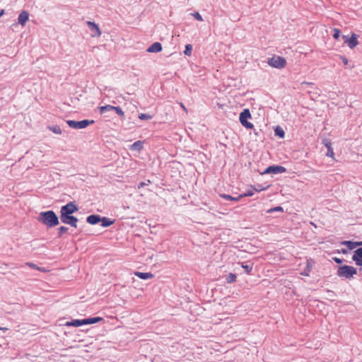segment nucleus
Here are the masks:
<instances>
[{
	"label": "nucleus",
	"mask_w": 362,
	"mask_h": 362,
	"mask_svg": "<svg viewBox=\"0 0 362 362\" xmlns=\"http://www.w3.org/2000/svg\"><path fill=\"white\" fill-rule=\"evenodd\" d=\"M113 109H114V106H112L110 105H107L101 106L99 107V110L101 114L104 113L106 111L113 110Z\"/></svg>",
	"instance_id": "5701e85b"
},
{
	"label": "nucleus",
	"mask_w": 362,
	"mask_h": 362,
	"mask_svg": "<svg viewBox=\"0 0 362 362\" xmlns=\"http://www.w3.org/2000/svg\"><path fill=\"white\" fill-rule=\"evenodd\" d=\"M341 60L343 62V63L345 64V65H347L348 64V59L345 57H341Z\"/></svg>",
	"instance_id": "ea45409f"
},
{
	"label": "nucleus",
	"mask_w": 362,
	"mask_h": 362,
	"mask_svg": "<svg viewBox=\"0 0 362 362\" xmlns=\"http://www.w3.org/2000/svg\"><path fill=\"white\" fill-rule=\"evenodd\" d=\"M86 221L88 223L94 225L100 221V217L99 215H90L87 217Z\"/></svg>",
	"instance_id": "a211bd4d"
},
{
	"label": "nucleus",
	"mask_w": 362,
	"mask_h": 362,
	"mask_svg": "<svg viewBox=\"0 0 362 362\" xmlns=\"http://www.w3.org/2000/svg\"><path fill=\"white\" fill-rule=\"evenodd\" d=\"M61 220L64 223L69 224L74 228L77 227L78 219L71 215L61 216Z\"/></svg>",
	"instance_id": "0eeeda50"
},
{
	"label": "nucleus",
	"mask_w": 362,
	"mask_h": 362,
	"mask_svg": "<svg viewBox=\"0 0 362 362\" xmlns=\"http://www.w3.org/2000/svg\"><path fill=\"white\" fill-rule=\"evenodd\" d=\"M268 187L269 186H267V187H262L261 185H258L257 186L252 187V188L256 192H261V191L267 189L268 188Z\"/></svg>",
	"instance_id": "7c9ffc66"
},
{
	"label": "nucleus",
	"mask_w": 362,
	"mask_h": 362,
	"mask_svg": "<svg viewBox=\"0 0 362 362\" xmlns=\"http://www.w3.org/2000/svg\"><path fill=\"white\" fill-rule=\"evenodd\" d=\"M101 226L103 227H107L114 223V221H111L109 218L106 217L100 218Z\"/></svg>",
	"instance_id": "aec40b11"
},
{
	"label": "nucleus",
	"mask_w": 362,
	"mask_h": 362,
	"mask_svg": "<svg viewBox=\"0 0 362 362\" xmlns=\"http://www.w3.org/2000/svg\"><path fill=\"white\" fill-rule=\"evenodd\" d=\"M334 33L333 35V37L336 40H338L340 35V30L338 28H334Z\"/></svg>",
	"instance_id": "c9c22d12"
},
{
	"label": "nucleus",
	"mask_w": 362,
	"mask_h": 362,
	"mask_svg": "<svg viewBox=\"0 0 362 362\" xmlns=\"http://www.w3.org/2000/svg\"><path fill=\"white\" fill-rule=\"evenodd\" d=\"M59 230L60 235H62V233L67 232L68 228L66 227H64V226H61L59 228Z\"/></svg>",
	"instance_id": "58836bf2"
},
{
	"label": "nucleus",
	"mask_w": 362,
	"mask_h": 362,
	"mask_svg": "<svg viewBox=\"0 0 362 362\" xmlns=\"http://www.w3.org/2000/svg\"><path fill=\"white\" fill-rule=\"evenodd\" d=\"M268 64L274 68L283 69L286 65V60L282 57L274 56L268 59Z\"/></svg>",
	"instance_id": "7ed1b4c3"
},
{
	"label": "nucleus",
	"mask_w": 362,
	"mask_h": 362,
	"mask_svg": "<svg viewBox=\"0 0 362 362\" xmlns=\"http://www.w3.org/2000/svg\"><path fill=\"white\" fill-rule=\"evenodd\" d=\"M221 197H223L225 199L232 200V201H235V202H238V201H239L241 199L240 195H239L237 197H233L230 195L223 194H221Z\"/></svg>",
	"instance_id": "b1692460"
},
{
	"label": "nucleus",
	"mask_w": 362,
	"mask_h": 362,
	"mask_svg": "<svg viewBox=\"0 0 362 362\" xmlns=\"http://www.w3.org/2000/svg\"><path fill=\"white\" fill-rule=\"evenodd\" d=\"M151 183L150 180H147L146 182H142L138 185V189H141V187L148 185Z\"/></svg>",
	"instance_id": "e433bc0d"
},
{
	"label": "nucleus",
	"mask_w": 362,
	"mask_h": 362,
	"mask_svg": "<svg viewBox=\"0 0 362 362\" xmlns=\"http://www.w3.org/2000/svg\"><path fill=\"white\" fill-rule=\"evenodd\" d=\"M143 148V142L141 141H137L134 142L130 147L132 150H137L141 151Z\"/></svg>",
	"instance_id": "4be33fe9"
},
{
	"label": "nucleus",
	"mask_w": 362,
	"mask_h": 362,
	"mask_svg": "<svg viewBox=\"0 0 362 362\" xmlns=\"http://www.w3.org/2000/svg\"><path fill=\"white\" fill-rule=\"evenodd\" d=\"M26 265H28V267H30L31 268H33L35 269H37V270H39V271H41V272H46L45 268L39 267L36 264H35L33 263H31V262H27Z\"/></svg>",
	"instance_id": "a878e982"
},
{
	"label": "nucleus",
	"mask_w": 362,
	"mask_h": 362,
	"mask_svg": "<svg viewBox=\"0 0 362 362\" xmlns=\"http://www.w3.org/2000/svg\"><path fill=\"white\" fill-rule=\"evenodd\" d=\"M236 275L233 273H230L228 276L226 277V281L228 284L234 283L236 281Z\"/></svg>",
	"instance_id": "393cba45"
},
{
	"label": "nucleus",
	"mask_w": 362,
	"mask_h": 362,
	"mask_svg": "<svg viewBox=\"0 0 362 362\" xmlns=\"http://www.w3.org/2000/svg\"><path fill=\"white\" fill-rule=\"evenodd\" d=\"M356 274V269L351 266L344 265L339 267L337 270V275L340 277L350 279Z\"/></svg>",
	"instance_id": "f03ea898"
},
{
	"label": "nucleus",
	"mask_w": 362,
	"mask_h": 362,
	"mask_svg": "<svg viewBox=\"0 0 362 362\" xmlns=\"http://www.w3.org/2000/svg\"><path fill=\"white\" fill-rule=\"evenodd\" d=\"M342 245L347 246V247L351 250L356 248L358 246L362 245V242H352L346 240L342 243Z\"/></svg>",
	"instance_id": "f3484780"
},
{
	"label": "nucleus",
	"mask_w": 362,
	"mask_h": 362,
	"mask_svg": "<svg viewBox=\"0 0 362 362\" xmlns=\"http://www.w3.org/2000/svg\"><path fill=\"white\" fill-rule=\"evenodd\" d=\"M37 221L48 227H54L59 224L58 217L53 211L41 212Z\"/></svg>",
	"instance_id": "f257e3e1"
},
{
	"label": "nucleus",
	"mask_w": 362,
	"mask_h": 362,
	"mask_svg": "<svg viewBox=\"0 0 362 362\" xmlns=\"http://www.w3.org/2000/svg\"><path fill=\"white\" fill-rule=\"evenodd\" d=\"M323 144L327 147V152L326 153V156L328 157H331L332 158H334V153L333 151V148L332 147V142L328 139H325L323 141Z\"/></svg>",
	"instance_id": "9b49d317"
},
{
	"label": "nucleus",
	"mask_w": 362,
	"mask_h": 362,
	"mask_svg": "<svg viewBox=\"0 0 362 362\" xmlns=\"http://www.w3.org/2000/svg\"><path fill=\"white\" fill-rule=\"evenodd\" d=\"M139 118L141 120H148L151 119L152 117L150 115L141 113L139 115Z\"/></svg>",
	"instance_id": "c85d7f7f"
},
{
	"label": "nucleus",
	"mask_w": 362,
	"mask_h": 362,
	"mask_svg": "<svg viewBox=\"0 0 362 362\" xmlns=\"http://www.w3.org/2000/svg\"><path fill=\"white\" fill-rule=\"evenodd\" d=\"M274 211H283V208L281 206H276L274 208L267 210V213H272Z\"/></svg>",
	"instance_id": "473e14b6"
},
{
	"label": "nucleus",
	"mask_w": 362,
	"mask_h": 362,
	"mask_svg": "<svg viewBox=\"0 0 362 362\" xmlns=\"http://www.w3.org/2000/svg\"><path fill=\"white\" fill-rule=\"evenodd\" d=\"M192 46L189 44L185 46V49L184 51V53L187 56H190L192 54Z\"/></svg>",
	"instance_id": "cd10ccee"
},
{
	"label": "nucleus",
	"mask_w": 362,
	"mask_h": 362,
	"mask_svg": "<svg viewBox=\"0 0 362 362\" xmlns=\"http://www.w3.org/2000/svg\"><path fill=\"white\" fill-rule=\"evenodd\" d=\"M66 123L70 127L73 129H83L88 127L89 124L94 123V121L88 119L78 122L74 120H68Z\"/></svg>",
	"instance_id": "39448f33"
},
{
	"label": "nucleus",
	"mask_w": 362,
	"mask_h": 362,
	"mask_svg": "<svg viewBox=\"0 0 362 362\" xmlns=\"http://www.w3.org/2000/svg\"><path fill=\"white\" fill-rule=\"evenodd\" d=\"M341 251H342V252H343V253H346V250H344V249H342V250H341Z\"/></svg>",
	"instance_id": "a18cd8bd"
},
{
	"label": "nucleus",
	"mask_w": 362,
	"mask_h": 362,
	"mask_svg": "<svg viewBox=\"0 0 362 362\" xmlns=\"http://www.w3.org/2000/svg\"><path fill=\"white\" fill-rule=\"evenodd\" d=\"M352 259L358 266H362V247H360L354 251L352 256Z\"/></svg>",
	"instance_id": "6e6552de"
},
{
	"label": "nucleus",
	"mask_w": 362,
	"mask_h": 362,
	"mask_svg": "<svg viewBox=\"0 0 362 362\" xmlns=\"http://www.w3.org/2000/svg\"><path fill=\"white\" fill-rule=\"evenodd\" d=\"M4 14V10L1 9L0 10V18Z\"/></svg>",
	"instance_id": "37998d69"
},
{
	"label": "nucleus",
	"mask_w": 362,
	"mask_h": 362,
	"mask_svg": "<svg viewBox=\"0 0 362 362\" xmlns=\"http://www.w3.org/2000/svg\"><path fill=\"white\" fill-rule=\"evenodd\" d=\"M192 16H194V18L199 21H203V18L202 17V16L198 13V12H195L194 13H192Z\"/></svg>",
	"instance_id": "f704fd0d"
},
{
	"label": "nucleus",
	"mask_w": 362,
	"mask_h": 362,
	"mask_svg": "<svg viewBox=\"0 0 362 362\" xmlns=\"http://www.w3.org/2000/svg\"><path fill=\"white\" fill-rule=\"evenodd\" d=\"M66 325L72 327H80L83 325V320H73L71 322H67Z\"/></svg>",
	"instance_id": "412c9836"
},
{
	"label": "nucleus",
	"mask_w": 362,
	"mask_h": 362,
	"mask_svg": "<svg viewBox=\"0 0 362 362\" xmlns=\"http://www.w3.org/2000/svg\"><path fill=\"white\" fill-rule=\"evenodd\" d=\"M113 110H115L116 112V113L117 115H119L120 117H124V112L122 111V110L119 107L114 106Z\"/></svg>",
	"instance_id": "c756f323"
},
{
	"label": "nucleus",
	"mask_w": 362,
	"mask_h": 362,
	"mask_svg": "<svg viewBox=\"0 0 362 362\" xmlns=\"http://www.w3.org/2000/svg\"><path fill=\"white\" fill-rule=\"evenodd\" d=\"M78 208L72 202H69L61 209V216L71 215L76 212Z\"/></svg>",
	"instance_id": "423d86ee"
},
{
	"label": "nucleus",
	"mask_w": 362,
	"mask_h": 362,
	"mask_svg": "<svg viewBox=\"0 0 362 362\" xmlns=\"http://www.w3.org/2000/svg\"><path fill=\"white\" fill-rule=\"evenodd\" d=\"M254 194L253 190H247L245 194H240V197H251Z\"/></svg>",
	"instance_id": "72a5a7b5"
},
{
	"label": "nucleus",
	"mask_w": 362,
	"mask_h": 362,
	"mask_svg": "<svg viewBox=\"0 0 362 362\" xmlns=\"http://www.w3.org/2000/svg\"><path fill=\"white\" fill-rule=\"evenodd\" d=\"M8 329L7 327H0V330H3V331H7Z\"/></svg>",
	"instance_id": "c03bdc74"
},
{
	"label": "nucleus",
	"mask_w": 362,
	"mask_h": 362,
	"mask_svg": "<svg viewBox=\"0 0 362 362\" xmlns=\"http://www.w3.org/2000/svg\"><path fill=\"white\" fill-rule=\"evenodd\" d=\"M180 107L182 108V110L186 112L187 113L188 111H187V109L186 108V107L184 105V104L182 103H180Z\"/></svg>",
	"instance_id": "a19ab883"
},
{
	"label": "nucleus",
	"mask_w": 362,
	"mask_h": 362,
	"mask_svg": "<svg viewBox=\"0 0 362 362\" xmlns=\"http://www.w3.org/2000/svg\"><path fill=\"white\" fill-rule=\"evenodd\" d=\"M348 46L351 48V49H353L355 47H356L358 44V41L357 40V35L356 34H352L351 37L349 38L348 40H346L345 42Z\"/></svg>",
	"instance_id": "f8f14e48"
},
{
	"label": "nucleus",
	"mask_w": 362,
	"mask_h": 362,
	"mask_svg": "<svg viewBox=\"0 0 362 362\" xmlns=\"http://www.w3.org/2000/svg\"><path fill=\"white\" fill-rule=\"evenodd\" d=\"M250 118H251V114L248 109H245L240 114L239 119H240V122L241 124L248 129H252L254 128V125L251 122H247V119H250Z\"/></svg>",
	"instance_id": "20e7f679"
},
{
	"label": "nucleus",
	"mask_w": 362,
	"mask_h": 362,
	"mask_svg": "<svg viewBox=\"0 0 362 362\" xmlns=\"http://www.w3.org/2000/svg\"><path fill=\"white\" fill-rule=\"evenodd\" d=\"M286 168L283 166L276 165V166H269L268 167L266 170L265 173H283L286 172Z\"/></svg>",
	"instance_id": "1a4fd4ad"
},
{
	"label": "nucleus",
	"mask_w": 362,
	"mask_h": 362,
	"mask_svg": "<svg viewBox=\"0 0 362 362\" xmlns=\"http://www.w3.org/2000/svg\"><path fill=\"white\" fill-rule=\"evenodd\" d=\"M28 12L26 11H23L18 16V23L21 24L22 26H24L25 25V23L28 21Z\"/></svg>",
	"instance_id": "ddd939ff"
},
{
	"label": "nucleus",
	"mask_w": 362,
	"mask_h": 362,
	"mask_svg": "<svg viewBox=\"0 0 362 362\" xmlns=\"http://www.w3.org/2000/svg\"><path fill=\"white\" fill-rule=\"evenodd\" d=\"M334 261L338 264H340L342 262V259L338 258V257H334L333 258Z\"/></svg>",
	"instance_id": "79ce46f5"
},
{
	"label": "nucleus",
	"mask_w": 362,
	"mask_h": 362,
	"mask_svg": "<svg viewBox=\"0 0 362 362\" xmlns=\"http://www.w3.org/2000/svg\"><path fill=\"white\" fill-rule=\"evenodd\" d=\"M275 134L280 136L281 138H284L285 134L284 130L280 128H276L275 129Z\"/></svg>",
	"instance_id": "2f4dec72"
},
{
	"label": "nucleus",
	"mask_w": 362,
	"mask_h": 362,
	"mask_svg": "<svg viewBox=\"0 0 362 362\" xmlns=\"http://www.w3.org/2000/svg\"><path fill=\"white\" fill-rule=\"evenodd\" d=\"M87 25L90 28V30L95 33L93 35H92L93 37H99L101 35L102 33L98 25L91 21H87Z\"/></svg>",
	"instance_id": "9d476101"
},
{
	"label": "nucleus",
	"mask_w": 362,
	"mask_h": 362,
	"mask_svg": "<svg viewBox=\"0 0 362 362\" xmlns=\"http://www.w3.org/2000/svg\"><path fill=\"white\" fill-rule=\"evenodd\" d=\"M162 50V45L160 42H154L147 49V52H159Z\"/></svg>",
	"instance_id": "4468645a"
},
{
	"label": "nucleus",
	"mask_w": 362,
	"mask_h": 362,
	"mask_svg": "<svg viewBox=\"0 0 362 362\" xmlns=\"http://www.w3.org/2000/svg\"><path fill=\"white\" fill-rule=\"evenodd\" d=\"M134 275L141 279H150L154 277V275L151 272H135Z\"/></svg>",
	"instance_id": "dca6fc26"
},
{
	"label": "nucleus",
	"mask_w": 362,
	"mask_h": 362,
	"mask_svg": "<svg viewBox=\"0 0 362 362\" xmlns=\"http://www.w3.org/2000/svg\"><path fill=\"white\" fill-rule=\"evenodd\" d=\"M103 320L100 317H90L87 319L83 320V323L84 325H90V324H94L100 322Z\"/></svg>",
	"instance_id": "6ab92c4d"
},
{
	"label": "nucleus",
	"mask_w": 362,
	"mask_h": 362,
	"mask_svg": "<svg viewBox=\"0 0 362 362\" xmlns=\"http://www.w3.org/2000/svg\"><path fill=\"white\" fill-rule=\"evenodd\" d=\"M313 261L311 259H308L307 263H306V268L301 273V275L305 276H309L311 272V270L313 269Z\"/></svg>",
	"instance_id": "2eb2a0df"
},
{
	"label": "nucleus",
	"mask_w": 362,
	"mask_h": 362,
	"mask_svg": "<svg viewBox=\"0 0 362 362\" xmlns=\"http://www.w3.org/2000/svg\"><path fill=\"white\" fill-rule=\"evenodd\" d=\"M242 267L246 270L247 274H250L252 271V267H250L249 265H245V264H243Z\"/></svg>",
	"instance_id": "4c0bfd02"
},
{
	"label": "nucleus",
	"mask_w": 362,
	"mask_h": 362,
	"mask_svg": "<svg viewBox=\"0 0 362 362\" xmlns=\"http://www.w3.org/2000/svg\"><path fill=\"white\" fill-rule=\"evenodd\" d=\"M49 129L54 134H62L61 128L59 126L49 127Z\"/></svg>",
	"instance_id": "bb28decb"
}]
</instances>
